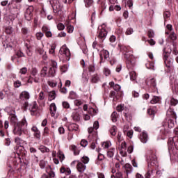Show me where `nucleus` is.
I'll list each match as a JSON object with an SVG mask.
<instances>
[{
    "label": "nucleus",
    "instance_id": "nucleus-25",
    "mask_svg": "<svg viewBox=\"0 0 178 178\" xmlns=\"http://www.w3.org/2000/svg\"><path fill=\"white\" fill-rule=\"evenodd\" d=\"M49 3L53 8V10H55V9H58L59 8V1L58 0H50Z\"/></svg>",
    "mask_w": 178,
    "mask_h": 178
},
{
    "label": "nucleus",
    "instance_id": "nucleus-47",
    "mask_svg": "<svg viewBox=\"0 0 178 178\" xmlns=\"http://www.w3.org/2000/svg\"><path fill=\"white\" fill-rule=\"evenodd\" d=\"M102 54L104 59L108 60V59H109V51H108V50H103Z\"/></svg>",
    "mask_w": 178,
    "mask_h": 178
},
{
    "label": "nucleus",
    "instance_id": "nucleus-38",
    "mask_svg": "<svg viewBox=\"0 0 178 178\" xmlns=\"http://www.w3.org/2000/svg\"><path fill=\"white\" fill-rule=\"evenodd\" d=\"M99 81V76H98V74H95L92 76L91 82L92 83H98Z\"/></svg>",
    "mask_w": 178,
    "mask_h": 178
},
{
    "label": "nucleus",
    "instance_id": "nucleus-28",
    "mask_svg": "<svg viewBox=\"0 0 178 178\" xmlns=\"http://www.w3.org/2000/svg\"><path fill=\"white\" fill-rule=\"evenodd\" d=\"M50 113L51 116H55V114L56 113V105L55 103H51L50 105Z\"/></svg>",
    "mask_w": 178,
    "mask_h": 178
},
{
    "label": "nucleus",
    "instance_id": "nucleus-19",
    "mask_svg": "<svg viewBox=\"0 0 178 178\" xmlns=\"http://www.w3.org/2000/svg\"><path fill=\"white\" fill-rule=\"evenodd\" d=\"M33 17V8H28L25 12V19L28 22H30Z\"/></svg>",
    "mask_w": 178,
    "mask_h": 178
},
{
    "label": "nucleus",
    "instance_id": "nucleus-29",
    "mask_svg": "<svg viewBox=\"0 0 178 178\" xmlns=\"http://www.w3.org/2000/svg\"><path fill=\"white\" fill-rule=\"evenodd\" d=\"M60 173H65L67 176H69L70 173H72V171L70 170V168H65V167H61L60 169Z\"/></svg>",
    "mask_w": 178,
    "mask_h": 178
},
{
    "label": "nucleus",
    "instance_id": "nucleus-7",
    "mask_svg": "<svg viewBox=\"0 0 178 178\" xmlns=\"http://www.w3.org/2000/svg\"><path fill=\"white\" fill-rule=\"evenodd\" d=\"M170 54L169 52L165 51L163 49V59L165 67H167V73H169L172 69H173V58H170Z\"/></svg>",
    "mask_w": 178,
    "mask_h": 178
},
{
    "label": "nucleus",
    "instance_id": "nucleus-57",
    "mask_svg": "<svg viewBox=\"0 0 178 178\" xmlns=\"http://www.w3.org/2000/svg\"><path fill=\"white\" fill-rule=\"evenodd\" d=\"M39 165H40L41 169H44L45 166H47V163L45 162V161L41 160L40 161Z\"/></svg>",
    "mask_w": 178,
    "mask_h": 178
},
{
    "label": "nucleus",
    "instance_id": "nucleus-18",
    "mask_svg": "<svg viewBox=\"0 0 178 178\" xmlns=\"http://www.w3.org/2000/svg\"><path fill=\"white\" fill-rule=\"evenodd\" d=\"M145 83L147 85H148V83L152 88H154V90H157L156 88V79L154 78H149L145 81Z\"/></svg>",
    "mask_w": 178,
    "mask_h": 178
},
{
    "label": "nucleus",
    "instance_id": "nucleus-50",
    "mask_svg": "<svg viewBox=\"0 0 178 178\" xmlns=\"http://www.w3.org/2000/svg\"><path fill=\"white\" fill-rule=\"evenodd\" d=\"M62 105L64 109H69L70 108V104H69L67 102H63Z\"/></svg>",
    "mask_w": 178,
    "mask_h": 178
},
{
    "label": "nucleus",
    "instance_id": "nucleus-35",
    "mask_svg": "<svg viewBox=\"0 0 178 178\" xmlns=\"http://www.w3.org/2000/svg\"><path fill=\"white\" fill-rule=\"evenodd\" d=\"M163 18H164V23H166L167 20H169V19L170 18V12L164 11Z\"/></svg>",
    "mask_w": 178,
    "mask_h": 178
},
{
    "label": "nucleus",
    "instance_id": "nucleus-31",
    "mask_svg": "<svg viewBox=\"0 0 178 178\" xmlns=\"http://www.w3.org/2000/svg\"><path fill=\"white\" fill-rule=\"evenodd\" d=\"M40 76L41 77H46V76H48V67H43L41 72H40Z\"/></svg>",
    "mask_w": 178,
    "mask_h": 178
},
{
    "label": "nucleus",
    "instance_id": "nucleus-21",
    "mask_svg": "<svg viewBox=\"0 0 178 178\" xmlns=\"http://www.w3.org/2000/svg\"><path fill=\"white\" fill-rule=\"evenodd\" d=\"M127 146V144L126 142H122L120 154L122 155V156H127V152H126V147Z\"/></svg>",
    "mask_w": 178,
    "mask_h": 178
},
{
    "label": "nucleus",
    "instance_id": "nucleus-2",
    "mask_svg": "<svg viewBox=\"0 0 178 178\" xmlns=\"http://www.w3.org/2000/svg\"><path fill=\"white\" fill-rule=\"evenodd\" d=\"M168 151L170 156L175 161H178V136L168 139Z\"/></svg>",
    "mask_w": 178,
    "mask_h": 178
},
{
    "label": "nucleus",
    "instance_id": "nucleus-60",
    "mask_svg": "<svg viewBox=\"0 0 178 178\" xmlns=\"http://www.w3.org/2000/svg\"><path fill=\"white\" fill-rule=\"evenodd\" d=\"M116 109L118 112H122V111H124V104L118 106Z\"/></svg>",
    "mask_w": 178,
    "mask_h": 178
},
{
    "label": "nucleus",
    "instance_id": "nucleus-42",
    "mask_svg": "<svg viewBox=\"0 0 178 178\" xmlns=\"http://www.w3.org/2000/svg\"><path fill=\"white\" fill-rule=\"evenodd\" d=\"M88 72L89 73H94L95 72V63H92L88 66Z\"/></svg>",
    "mask_w": 178,
    "mask_h": 178
},
{
    "label": "nucleus",
    "instance_id": "nucleus-52",
    "mask_svg": "<svg viewBox=\"0 0 178 178\" xmlns=\"http://www.w3.org/2000/svg\"><path fill=\"white\" fill-rule=\"evenodd\" d=\"M15 144H17V145H22V143H23V140H22V138L17 137L15 139Z\"/></svg>",
    "mask_w": 178,
    "mask_h": 178
},
{
    "label": "nucleus",
    "instance_id": "nucleus-46",
    "mask_svg": "<svg viewBox=\"0 0 178 178\" xmlns=\"http://www.w3.org/2000/svg\"><path fill=\"white\" fill-rule=\"evenodd\" d=\"M118 130V128L116 126H113L111 129H110V133L111 136H116V131Z\"/></svg>",
    "mask_w": 178,
    "mask_h": 178
},
{
    "label": "nucleus",
    "instance_id": "nucleus-39",
    "mask_svg": "<svg viewBox=\"0 0 178 178\" xmlns=\"http://www.w3.org/2000/svg\"><path fill=\"white\" fill-rule=\"evenodd\" d=\"M103 73L104 76H106V77H108V76H111V69H109V67H104Z\"/></svg>",
    "mask_w": 178,
    "mask_h": 178
},
{
    "label": "nucleus",
    "instance_id": "nucleus-17",
    "mask_svg": "<svg viewBox=\"0 0 178 178\" xmlns=\"http://www.w3.org/2000/svg\"><path fill=\"white\" fill-rule=\"evenodd\" d=\"M9 120L10 124L13 126H16L19 123V120H17V116H16L15 112L13 111L9 116Z\"/></svg>",
    "mask_w": 178,
    "mask_h": 178
},
{
    "label": "nucleus",
    "instance_id": "nucleus-20",
    "mask_svg": "<svg viewBox=\"0 0 178 178\" xmlns=\"http://www.w3.org/2000/svg\"><path fill=\"white\" fill-rule=\"evenodd\" d=\"M26 108H29V111L33 113L34 112H37V111H38V105L37 104V102H33L29 105L28 104Z\"/></svg>",
    "mask_w": 178,
    "mask_h": 178
},
{
    "label": "nucleus",
    "instance_id": "nucleus-55",
    "mask_svg": "<svg viewBox=\"0 0 178 178\" xmlns=\"http://www.w3.org/2000/svg\"><path fill=\"white\" fill-rule=\"evenodd\" d=\"M74 30V27H73V26H72V25L67 26V33H69L70 34H72V33H73Z\"/></svg>",
    "mask_w": 178,
    "mask_h": 178
},
{
    "label": "nucleus",
    "instance_id": "nucleus-8",
    "mask_svg": "<svg viewBox=\"0 0 178 178\" xmlns=\"http://www.w3.org/2000/svg\"><path fill=\"white\" fill-rule=\"evenodd\" d=\"M98 129H99V122L98 121H95L94 122L93 127H89L88 129L89 134L88 140H90V141H94L95 140H97V130H98Z\"/></svg>",
    "mask_w": 178,
    "mask_h": 178
},
{
    "label": "nucleus",
    "instance_id": "nucleus-56",
    "mask_svg": "<svg viewBox=\"0 0 178 178\" xmlns=\"http://www.w3.org/2000/svg\"><path fill=\"white\" fill-rule=\"evenodd\" d=\"M33 136L35 137V138L40 140L41 138V132L40 131L34 132Z\"/></svg>",
    "mask_w": 178,
    "mask_h": 178
},
{
    "label": "nucleus",
    "instance_id": "nucleus-40",
    "mask_svg": "<svg viewBox=\"0 0 178 178\" xmlns=\"http://www.w3.org/2000/svg\"><path fill=\"white\" fill-rule=\"evenodd\" d=\"M154 177V170H148L147 172L145 175V178Z\"/></svg>",
    "mask_w": 178,
    "mask_h": 178
},
{
    "label": "nucleus",
    "instance_id": "nucleus-32",
    "mask_svg": "<svg viewBox=\"0 0 178 178\" xmlns=\"http://www.w3.org/2000/svg\"><path fill=\"white\" fill-rule=\"evenodd\" d=\"M70 149H71V151L74 152V155H79V154H80V151H79L77 146H76L74 145H72L70 147Z\"/></svg>",
    "mask_w": 178,
    "mask_h": 178
},
{
    "label": "nucleus",
    "instance_id": "nucleus-51",
    "mask_svg": "<svg viewBox=\"0 0 178 178\" xmlns=\"http://www.w3.org/2000/svg\"><path fill=\"white\" fill-rule=\"evenodd\" d=\"M89 113L94 116V115H97L98 113V110H95L94 108H89Z\"/></svg>",
    "mask_w": 178,
    "mask_h": 178
},
{
    "label": "nucleus",
    "instance_id": "nucleus-53",
    "mask_svg": "<svg viewBox=\"0 0 178 178\" xmlns=\"http://www.w3.org/2000/svg\"><path fill=\"white\" fill-rule=\"evenodd\" d=\"M134 33V31L132 28H128L125 32L126 35H131V34H133Z\"/></svg>",
    "mask_w": 178,
    "mask_h": 178
},
{
    "label": "nucleus",
    "instance_id": "nucleus-45",
    "mask_svg": "<svg viewBox=\"0 0 178 178\" xmlns=\"http://www.w3.org/2000/svg\"><path fill=\"white\" fill-rule=\"evenodd\" d=\"M39 149L42 152V154H44V152H49V149L44 145L40 146Z\"/></svg>",
    "mask_w": 178,
    "mask_h": 178
},
{
    "label": "nucleus",
    "instance_id": "nucleus-48",
    "mask_svg": "<svg viewBox=\"0 0 178 178\" xmlns=\"http://www.w3.org/2000/svg\"><path fill=\"white\" fill-rule=\"evenodd\" d=\"M170 38L172 41H176V40H177V35L175 32H171V34H170Z\"/></svg>",
    "mask_w": 178,
    "mask_h": 178
},
{
    "label": "nucleus",
    "instance_id": "nucleus-13",
    "mask_svg": "<svg viewBox=\"0 0 178 178\" xmlns=\"http://www.w3.org/2000/svg\"><path fill=\"white\" fill-rule=\"evenodd\" d=\"M19 99L24 102V106L26 108V106H29L27 101L30 99V93L27 91H22L19 95Z\"/></svg>",
    "mask_w": 178,
    "mask_h": 178
},
{
    "label": "nucleus",
    "instance_id": "nucleus-30",
    "mask_svg": "<svg viewBox=\"0 0 178 178\" xmlns=\"http://www.w3.org/2000/svg\"><path fill=\"white\" fill-rule=\"evenodd\" d=\"M145 66L147 69H149L150 70H155V63H154V61L147 63L145 64Z\"/></svg>",
    "mask_w": 178,
    "mask_h": 178
},
{
    "label": "nucleus",
    "instance_id": "nucleus-41",
    "mask_svg": "<svg viewBox=\"0 0 178 178\" xmlns=\"http://www.w3.org/2000/svg\"><path fill=\"white\" fill-rule=\"evenodd\" d=\"M23 146L19 145V146H16L15 147V150L16 154H17V155H20V154H22V152L23 151Z\"/></svg>",
    "mask_w": 178,
    "mask_h": 178
},
{
    "label": "nucleus",
    "instance_id": "nucleus-22",
    "mask_svg": "<svg viewBox=\"0 0 178 178\" xmlns=\"http://www.w3.org/2000/svg\"><path fill=\"white\" fill-rule=\"evenodd\" d=\"M138 138L141 143H143V144L147 143V141H148V134L145 131H143L142 133H140Z\"/></svg>",
    "mask_w": 178,
    "mask_h": 178
},
{
    "label": "nucleus",
    "instance_id": "nucleus-33",
    "mask_svg": "<svg viewBox=\"0 0 178 178\" xmlns=\"http://www.w3.org/2000/svg\"><path fill=\"white\" fill-rule=\"evenodd\" d=\"M129 76L131 81H136V79H137V74L136 73V72L134 71L129 72Z\"/></svg>",
    "mask_w": 178,
    "mask_h": 178
},
{
    "label": "nucleus",
    "instance_id": "nucleus-11",
    "mask_svg": "<svg viewBox=\"0 0 178 178\" xmlns=\"http://www.w3.org/2000/svg\"><path fill=\"white\" fill-rule=\"evenodd\" d=\"M146 159L148 164V168H149V166H156V165L158 164V159H156V155H155L154 153L149 154Z\"/></svg>",
    "mask_w": 178,
    "mask_h": 178
},
{
    "label": "nucleus",
    "instance_id": "nucleus-61",
    "mask_svg": "<svg viewBox=\"0 0 178 178\" xmlns=\"http://www.w3.org/2000/svg\"><path fill=\"white\" fill-rule=\"evenodd\" d=\"M133 151H134V145H131L127 148V152H128V154H131L133 152Z\"/></svg>",
    "mask_w": 178,
    "mask_h": 178
},
{
    "label": "nucleus",
    "instance_id": "nucleus-34",
    "mask_svg": "<svg viewBox=\"0 0 178 178\" xmlns=\"http://www.w3.org/2000/svg\"><path fill=\"white\" fill-rule=\"evenodd\" d=\"M115 148H111L107 152V156L108 158H113V155H115Z\"/></svg>",
    "mask_w": 178,
    "mask_h": 178
},
{
    "label": "nucleus",
    "instance_id": "nucleus-23",
    "mask_svg": "<svg viewBox=\"0 0 178 178\" xmlns=\"http://www.w3.org/2000/svg\"><path fill=\"white\" fill-rule=\"evenodd\" d=\"M125 175L126 177L125 178H129V175H131L133 172V167L130 164H126L125 165Z\"/></svg>",
    "mask_w": 178,
    "mask_h": 178
},
{
    "label": "nucleus",
    "instance_id": "nucleus-10",
    "mask_svg": "<svg viewBox=\"0 0 178 178\" xmlns=\"http://www.w3.org/2000/svg\"><path fill=\"white\" fill-rule=\"evenodd\" d=\"M50 67L49 72L47 73L48 77H55V74H56V70L58 69V63L56 61L51 60L50 61Z\"/></svg>",
    "mask_w": 178,
    "mask_h": 178
},
{
    "label": "nucleus",
    "instance_id": "nucleus-14",
    "mask_svg": "<svg viewBox=\"0 0 178 178\" xmlns=\"http://www.w3.org/2000/svg\"><path fill=\"white\" fill-rule=\"evenodd\" d=\"M60 55H64L65 56L66 60H70V50L65 45L63 46L59 51Z\"/></svg>",
    "mask_w": 178,
    "mask_h": 178
},
{
    "label": "nucleus",
    "instance_id": "nucleus-64",
    "mask_svg": "<svg viewBox=\"0 0 178 178\" xmlns=\"http://www.w3.org/2000/svg\"><path fill=\"white\" fill-rule=\"evenodd\" d=\"M81 147H86V145H88V142L87 140L83 139L81 141Z\"/></svg>",
    "mask_w": 178,
    "mask_h": 178
},
{
    "label": "nucleus",
    "instance_id": "nucleus-36",
    "mask_svg": "<svg viewBox=\"0 0 178 178\" xmlns=\"http://www.w3.org/2000/svg\"><path fill=\"white\" fill-rule=\"evenodd\" d=\"M55 98H56V92L53 90L49 93V101H54Z\"/></svg>",
    "mask_w": 178,
    "mask_h": 178
},
{
    "label": "nucleus",
    "instance_id": "nucleus-27",
    "mask_svg": "<svg viewBox=\"0 0 178 178\" xmlns=\"http://www.w3.org/2000/svg\"><path fill=\"white\" fill-rule=\"evenodd\" d=\"M168 102H170V106H176L178 104V100L175 99V97H171L167 99Z\"/></svg>",
    "mask_w": 178,
    "mask_h": 178
},
{
    "label": "nucleus",
    "instance_id": "nucleus-43",
    "mask_svg": "<svg viewBox=\"0 0 178 178\" xmlns=\"http://www.w3.org/2000/svg\"><path fill=\"white\" fill-rule=\"evenodd\" d=\"M159 101H161V97H158V96H154L152 99V100L150 101L151 104H158V102H159Z\"/></svg>",
    "mask_w": 178,
    "mask_h": 178
},
{
    "label": "nucleus",
    "instance_id": "nucleus-3",
    "mask_svg": "<svg viewBox=\"0 0 178 178\" xmlns=\"http://www.w3.org/2000/svg\"><path fill=\"white\" fill-rule=\"evenodd\" d=\"M167 120L163 123V127H168V129H173L175 127L174 119H177L176 113L173 111V108L170 107L167 111Z\"/></svg>",
    "mask_w": 178,
    "mask_h": 178
},
{
    "label": "nucleus",
    "instance_id": "nucleus-5",
    "mask_svg": "<svg viewBox=\"0 0 178 178\" xmlns=\"http://www.w3.org/2000/svg\"><path fill=\"white\" fill-rule=\"evenodd\" d=\"M28 123L26 117H24L22 121L14 125L13 134L15 136H22L23 133H26V127H27Z\"/></svg>",
    "mask_w": 178,
    "mask_h": 178
},
{
    "label": "nucleus",
    "instance_id": "nucleus-15",
    "mask_svg": "<svg viewBox=\"0 0 178 178\" xmlns=\"http://www.w3.org/2000/svg\"><path fill=\"white\" fill-rule=\"evenodd\" d=\"M3 92H4V95H6L8 99L12 98V97L15 96V92L9 86L4 88V89L3 90Z\"/></svg>",
    "mask_w": 178,
    "mask_h": 178
},
{
    "label": "nucleus",
    "instance_id": "nucleus-54",
    "mask_svg": "<svg viewBox=\"0 0 178 178\" xmlns=\"http://www.w3.org/2000/svg\"><path fill=\"white\" fill-rule=\"evenodd\" d=\"M58 154L60 162H63L65 160V154H63L62 152H58Z\"/></svg>",
    "mask_w": 178,
    "mask_h": 178
},
{
    "label": "nucleus",
    "instance_id": "nucleus-4",
    "mask_svg": "<svg viewBox=\"0 0 178 178\" xmlns=\"http://www.w3.org/2000/svg\"><path fill=\"white\" fill-rule=\"evenodd\" d=\"M88 162H90V158H88V156H83V157H81V160L72 161L71 163V165H76V163L77 171L79 173H84V172H86V169H87V166H86V165H87Z\"/></svg>",
    "mask_w": 178,
    "mask_h": 178
},
{
    "label": "nucleus",
    "instance_id": "nucleus-1",
    "mask_svg": "<svg viewBox=\"0 0 178 178\" xmlns=\"http://www.w3.org/2000/svg\"><path fill=\"white\" fill-rule=\"evenodd\" d=\"M120 51L123 54L124 59L127 60V67L130 70L133 69L136 65V58L133 56L131 49L130 47L122 46L120 47Z\"/></svg>",
    "mask_w": 178,
    "mask_h": 178
},
{
    "label": "nucleus",
    "instance_id": "nucleus-37",
    "mask_svg": "<svg viewBox=\"0 0 178 178\" xmlns=\"http://www.w3.org/2000/svg\"><path fill=\"white\" fill-rule=\"evenodd\" d=\"M119 118V115H118V113H116V111H114L112 114H111V120L115 123V122H118V118Z\"/></svg>",
    "mask_w": 178,
    "mask_h": 178
},
{
    "label": "nucleus",
    "instance_id": "nucleus-63",
    "mask_svg": "<svg viewBox=\"0 0 178 178\" xmlns=\"http://www.w3.org/2000/svg\"><path fill=\"white\" fill-rule=\"evenodd\" d=\"M19 73L21 74H26V73H27V67H24L20 69Z\"/></svg>",
    "mask_w": 178,
    "mask_h": 178
},
{
    "label": "nucleus",
    "instance_id": "nucleus-62",
    "mask_svg": "<svg viewBox=\"0 0 178 178\" xmlns=\"http://www.w3.org/2000/svg\"><path fill=\"white\" fill-rule=\"evenodd\" d=\"M57 29L60 31L65 30V25L62 23H59L57 24Z\"/></svg>",
    "mask_w": 178,
    "mask_h": 178
},
{
    "label": "nucleus",
    "instance_id": "nucleus-49",
    "mask_svg": "<svg viewBox=\"0 0 178 178\" xmlns=\"http://www.w3.org/2000/svg\"><path fill=\"white\" fill-rule=\"evenodd\" d=\"M111 178H123V175L121 172H116L115 175H111Z\"/></svg>",
    "mask_w": 178,
    "mask_h": 178
},
{
    "label": "nucleus",
    "instance_id": "nucleus-9",
    "mask_svg": "<svg viewBox=\"0 0 178 178\" xmlns=\"http://www.w3.org/2000/svg\"><path fill=\"white\" fill-rule=\"evenodd\" d=\"M108 35V31H106V25L105 24H102L98 27V35L97 38L100 40V42H102Z\"/></svg>",
    "mask_w": 178,
    "mask_h": 178
},
{
    "label": "nucleus",
    "instance_id": "nucleus-6",
    "mask_svg": "<svg viewBox=\"0 0 178 178\" xmlns=\"http://www.w3.org/2000/svg\"><path fill=\"white\" fill-rule=\"evenodd\" d=\"M23 0H11L8 3V8H10V12L13 15H17L20 12V3Z\"/></svg>",
    "mask_w": 178,
    "mask_h": 178
},
{
    "label": "nucleus",
    "instance_id": "nucleus-26",
    "mask_svg": "<svg viewBox=\"0 0 178 178\" xmlns=\"http://www.w3.org/2000/svg\"><path fill=\"white\" fill-rule=\"evenodd\" d=\"M68 130L69 131H77L79 130V125L74 123L70 124L68 126Z\"/></svg>",
    "mask_w": 178,
    "mask_h": 178
},
{
    "label": "nucleus",
    "instance_id": "nucleus-58",
    "mask_svg": "<svg viewBox=\"0 0 178 178\" xmlns=\"http://www.w3.org/2000/svg\"><path fill=\"white\" fill-rule=\"evenodd\" d=\"M102 147L103 148H105V149H107L109 147H111V143L109 142H104L102 144Z\"/></svg>",
    "mask_w": 178,
    "mask_h": 178
},
{
    "label": "nucleus",
    "instance_id": "nucleus-44",
    "mask_svg": "<svg viewBox=\"0 0 178 178\" xmlns=\"http://www.w3.org/2000/svg\"><path fill=\"white\" fill-rule=\"evenodd\" d=\"M35 51L36 54H39V55H44L45 54V51L41 47H36Z\"/></svg>",
    "mask_w": 178,
    "mask_h": 178
},
{
    "label": "nucleus",
    "instance_id": "nucleus-12",
    "mask_svg": "<svg viewBox=\"0 0 178 178\" xmlns=\"http://www.w3.org/2000/svg\"><path fill=\"white\" fill-rule=\"evenodd\" d=\"M30 76L33 77L34 83H40V75L38 74V69L35 67H33L29 70Z\"/></svg>",
    "mask_w": 178,
    "mask_h": 178
},
{
    "label": "nucleus",
    "instance_id": "nucleus-24",
    "mask_svg": "<svg viewBox=\"0 0 178 178\" xmlns=\"http://www.w3.org/2000/svg\"><path fill=\"white\" fill-rule=\"evenodd\" d=\"M83 2L85 3V8H87L88 9L90 8H94V0H83Z\"/></svg>",
    "mask_w": 178,
    "mask_h": 178
},
{
    "label": "nucleus",
    "instance_id": "nucleus-16",
    "mask_svg": "<svg viewBox=\"0 0 178 178\" xmlns=\"http://www.w3.org/2000/svg\"><path fill=\"white\" fill-rule=\"evenodd\" d=\"M2 44L5 49H12L13 47V42H12V40L10 38L3 40Z\"/></svg>",
    "mask_w": 178,
    "mask_h": 178
},
{
    "label": "nucleus",
    "instance_id": "nucleus-59",
    "mask_svg": "<svg viewBox=\"0 0 178 178\" xmlns=\"http://www.w3.org/2000/svg\"><path fill=\"white\" fill-rule=\"evenodd\" d=\"M22 86V82L19 80L14 82L15 88H19Z\"/></svg>",
    "mask_w": 178,
    "mask_h": 178
}]
</instances>
